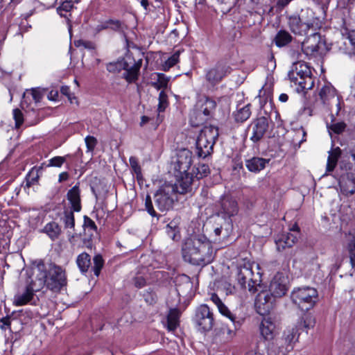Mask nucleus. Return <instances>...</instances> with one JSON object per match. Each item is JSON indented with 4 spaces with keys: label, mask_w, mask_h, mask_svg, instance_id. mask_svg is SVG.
<instances>
[{
    "label": "nucleus",
    "mask_w": 355,
    "mask_h": 355,
    "mask_svg": "<svg viewBox=\"0 0 355 355\" xmlns=\"http://www.w3.org/2000/svg\"><path fill=\"white\" fill-rule=\"evenodd\" d=\"M67 285L64 270L53 263H40L36 267L33 289L40 291L44 286L53 291H60Z\"/></svg>",
    "instance_id": "f257e3e1"
},
{
    "label": "nucleus",
    "mask_w": 355,
    "mask_h": 355,
    "mask_svg": "<svg viewBox=\"0 0 355 355\" xmlns=\"http://www.w3.org/2000/svg\"><path fill=\"white\" fill-rule=\"evenodd\" d=\"M182 256L185 261L193 265H207L214 258L211 242L203 234L187 239L182 247Z\"/></svg>",
    "instance_id": "f03ea898"
},
{
    "label": "nucleus",
    "mask_w": 355,
    "mask_h": 355,
    "mask_svg": "<svg viewBox=\"0 0 355 355\" xmlns=\"http://www.w3.org/2000/svg\"><path fill=\"white\" fill-rule=\"evenodd\" d=\"M288 26L296 35H306L311 30L315 32L322 26V21L315 16L314 12L310 8L302 9L298 15L288 17Z\"/></svg>",
    "instance_id": "7ed1b4c3"
},
{
    "label": "nucleus",
    "mask_w": 355,
    "mask_h": 355,
    "mask_svg": "<svg viewBox=\"0 0 355 355\" xmlns=\"http://www.w3.org/2000/svg\"><path fill=\"white\" fill-rule=\"evenodd\" d=\"M142 61L143 59L139 53L137 58L132 53H128L123 60L110 62L107 64L106 68L110 73H119L124 69L125 71L123 73V78L127 82L131 83L138 80Z\"/></svg>",
    "instance_id": "20e7f679"
},
{
    "label": "nucleus",
    "mask_w": 355,
    "mask_h": 355,
    "mask_svg": "<svg viewBox=\"0 0 355 355\" xmlns=\"http://www.w3.org/2000/svg\"><path fill=\"white\" fill-rule=\"evenodd\" d=\"M218 137V130L216 127L205 126L200 132L196 141L197 155L202 158L211 155Z\"/></svg>",
    "instance_id": "39448f33"
},
{
    "label": "nucleus",
    "mask_w": 355,
    "mask_h": 355,
    "mask_svg": "<svg viewBox=\"0 0 355 355\" xmlns=\"http://www.w3.org/2000/svg\"><path fill=\"white\" fill-rule=\"evenodd\" d=\"M291 297L292 302L302 311H307L316 304L318 300V293L315 288L304 286L294 288Z\"/></svg>",
    "instance_id": "423d86ee"
},
{
    "label": "nucleus",
    "mask_w": 355,
    "mask_h": 355,
    "mask_svg": "<svg viewBox=\"0 0 355 355\" xmlns=\"http://www.w3.org/2000/svg\"><path fill=\"white\" fill-rule=\"evenodd\" d=\"M216 105V102L208 97L200 98L190 114L191 124L193 126L202 125L208 120Z\"/></svg>",
    "instance_id": "0eeeda50"
},
{
    "label": "nucleus",
    "mask_w": 355,
    "mask_h": 355,
    "mask_svg": "<svg viewBox=\"0 0 355 355\" xmlns=\"http://www.w3.org/2000/svg\"><path fill=\"white\" fill-rule=\"evenodd\" d=\"M175 196L174 185L164 184L154 194V201L159 210L168 211L173 207Z\"/></svg>",
    "instance_id": "6e6552de"
},
{
    "label": "nucleus",
    "mask_w": 355,
    "mask_h": 355,
    "mask_svg": "<svg viewBox=\"0 0 355 355\" xmlns=\"http://www.w3.org/2000/svg\"><path fill=\"white\" fill-rule=\"evenodd\" d=\"M193 321L198 331H210L214 324V314L207 304H200L196 309Z\"/></svg>",
    "instance_id": "1a4fd4ad"
},
{
    "label": "nucleus",
    "mask_w": 355,
    "mask_h": 355,
    "mask_svg": "<svg viewBox=\"0 0 355 355\" xmlns=\"http://www.w3.org/2000/svg\"><path fill=\"white\" fill-rule=\"evenodd\" d=\"M319 99L323 105H327L331 110L336 107V114H338L340 110V99L335 88L330 85H324L319 91Z\"/></svg>",
    "instance_id": "9d476101"
},
{
    "label": "nucleus",
    "mask_w": 355,
    "mask_h": 355,
    "mask_svg": "<svg viewBox=\"0 0 355 355\" xmlns=\"http://www.w3.org/2000/svg\"><path fill=\"white\" fill-rule=\"evenodd\" d=\"M299 236V227L297 225L291 229V232L278 235L275 239L277 250L281 252L286 248H292L297 243Z\"/></svg>",
    "instance_id": "9b49d317"
},
{
    "label": "nucleus",
    "mask_w": 355,
    "mask_h": 355,
    "mask_svg": "<svg viewBox=\"0 0 355 355\" xmlns=\"http://www.w3.org/2000/svg\"><path fill=\"white\" fill-rule=\"evenodd\" d=\"M288 291L287 279L282 273H277L272 278L270 286L269 292L273 297H282L286 295Z\"/></svg>",
    "instance_id": "f8f14e48"
},
{
    "label": "nucleus",
    "mask_w": 355,
    "mask_h": 355,
    "mask_svg": "<svg viewBox=\"0 0 355 355\" xmlns=\"http://www.w3.org/2000/svg\"><path fill=\"white\" fill-rule=\"evenodd\" d=\"M230 71L231 68L229 66L218 64L207 71L206 79L211 85H215L230 73Z\"/></svg>",
    "instance_id": "ddd939ff"
},
{
    "label": "nucleus",
    "mask_w": 355,
    "mask_h": 355,
    "mask_svg": "<svg viewBox=\"0 0 355 355\" xmlns=\"http://www.w3.org/2000/svg\"><path fill=\"white\" fill-rule=\"evenodd\" d=\"M210 300L217 306L219 313L223 316L227 318L234 325L235 330H237L241 326V322L240 320L233 314L228 307L222 302L220 297L216 293H211Z\"/></svg>",
    "instance_id": "4468645a"
},
{
    "label": "nucleus",
    "mask_w": 355,
    "mask_h": 355,
    "mask_svg": "<svg viewBox=\"0 0 355 355\" xmlns=\"http://www.w3.org/2000/svg\"><path fill=\"white\" fill-rule=\"evenodd\" d=\"M192 164V153L187 149L180 150L177 154L175 168L180 174L186 173Z\"/></svg>",
    "instance_id": "2eb2a0df"
},
{
    "label": "nucleus",
    "mask_w": 355,
    "mask_h": 355,
    "mask_svg": "<svg viewBox=\"0 0 355 355\" xmlns=\"http://www.w3.org/2000/svg\"><path fill=\"white\" fill-rule=\"evenodd\" d=\"M268 128V118L261 116L254 120L252 124V135L250 137V140L253 142L260 141L263 137Z\"/></svg>",
    "instance_id": "dca6fc26"
},
{
    "label": "nucleus",
    "mask_w": 355,
    "mask_h": 355,
    "mask_svg": "<svg viewBox=\"0 0 355 355\" xmlns=\"http://www.w3.org/2000/svg\"><path fill=\"white\" fill-rule=\"evenodd\" d=\"M274 345L281 351L290 352L296 342L298 341V334H282L280 337H272Z\"/></svg>",
    "instance_id": "f3484780"
},
{
    "label": "nucleus",
    "mask_w": 355,
    "mask_h": 355,
    "mask_svg": "<svg viewBox=\"0 0 355 355\" xmlns=\"http://www.w3.org/2000/svg\"><path fill=\"white\" fill-rule=\"evenodd\" d=\"M274 302L275 297L270 293L263 292L259 294L255 304L257 312L261 315L269 313L273 308Z\"/></svg>",
    "instance_id": "a211bd4d"
},
{
    "label": "nucleus",
    "mask_w": 355,
    "mask_h": 355,
    "mask_svg": "<svg viewBox=\"0 0 355 355\" xmlns=\"http://www.w3.org/2000/svg\"><path fill=\"white\" fill-rule=\"evenodd\" d=\"M313 37L307 39L302 43V49L308 56H315L318 53L322 43L319 41L320 36L315 32L312 33Z\"/></svg>",
    "instance_id": "6ab92c4d"
},
{
    "label": "nucleus",
    "mask_w": 355,
    "mask_h": 355,
    "mask_svg": "<svg viewBox=\"0 0 355 355\" xmlns=\"http://www.w3.org/2000/svg\"><path fill=\"white\" fill-rule=\"evenodd\" d=\"M311 70L309 66L303 62H297L293 64L292 69L288 73L290 80L297 81L300 78L311 75Z\"/></svg>",
    "instance_id": "aec40b11"
},
{
    "label": "nucleus",
    "mask_w": 355,
    "mask_h": 355,
    "mask_svg": "<svg viewBox=\"0 0 355 355\" xmlns=\"http://www.w3.org/2000/svg\"><path fill=\"white\" fill-rule=\"evenodd\" d=\"M221 212L231 217L237 214L239 208L236 201L231 196H223L220 200Z\"/></svg>",
    "instance_id": "412c9836"
},
{
    "label": "nucleus",
    "mask_w": 355,
    "mask_h": 355,
    "mask_svg": "<svg viewBox=\"0 0 355 355\" xmlns=\"http://www.w3.org/2000/svg\"><path fill=\"white\" fill-rule=\"evenodd\" d=\"M181 313L177 309H171L166 318L162 321L163 325L168 331H175L180 326Z\"/></svg>",
    "instance_id": "4be33fe9"
},
{
    "label": "nucleus",
    "mask_w": 355,
    "mask_h": 355,
    "mask_svg": "<svg viewBox=\"0 0 355 355\" xmlns=\"http://www.w3.org/2000/svg\"><path fill=\"white\" fill-rule=\"evenodd\" d=\"M33 279L26 286L25 291L21 294H17L15 296L14 303L17 306H23L29 302L33 297L34 293L38 291L33 289Z\"/></svg>",
    "instance_id": "5701e85b"
},
{
    "label": "nucleus",
    "mask_w": 355,
    "mask_h": 355,
    "mask_svg": "<svg viewBox=\"0 0 355 355\" xmlns=\"http://www.w3.org/2000/svg\"><path fill=\"white\" fill-rule=\"evenodd\" d=\"M340 189L345 195H352L355 193V177L353 174H347L339 181Z\"/></svg>",
    "instance_id": "b1692460"
},
{
    "label": "nucleus",
    "mask_w": 355,
    "mask_h": 355,
    "mask_svg": "<svg viewBox=\"0 0 355 355\" xmlns=\"http://www.w3.org/2000/svg\"><path fill=\"white\" fill-rule=\"evenodd\" d=\"M253 276L252 269L248 266H243L237 267L236 268V279L239 284L242 288L246 287V284L248 280H251Z\"/></svg>",
    "instance_id": "393cba45"
},
{
    "label": "nucleus",
    "mask_w": 355,
    "mask_h": 355,
    "mask_svg": "<svg viewBox=\"0 0 355 355\" xmlns=\"http://www.w3.org/2000/svg\"><path fill=\"white\" fill-rule=\"evenodd\" d=\"M315 318L310 315H305L302 317L296 324V332H308L311 330L315 325Z\"/></svg>",
    "instance_id": "a878e982"
},
{
    "label": "nucleus",
    "mask_w": 355,
    "mask_h": 355,
    "mask_svg": "<svg viewBox=\"0 0 355 355\" xmlns=\"http://www.w3.org/2000/svg\"><path fill=\"white\" fill-rule=\"evenodd\" d=\"M67 199L71 205V209L80 211L81 209L80 191L78 187L74 186L67 193Z\"/></svg>",
    "instance_id": "bb28decb"
},
{
    "label": "nucleus",
    "mask_w": 355,
    "mask_h": 355,
    "mask_svg": "<svg viewBox=\"0 0 355 355\" xmlns=\"http://www.w3.org/2000/svg\"><path fill=\"white\" fill-rule=\"evenodd\" d=\"M268 162V160H266L263 158L252 157L246 160L245 166L250 171L257 173L263 169L266 166V164Z\"/></svg>",
    "instance_id": "cd10ccee"
},
{
    "label": "nucleus",
    "mask_w": 355,
    "mask_h": 355,
    "mask_svg": "<svg viewBox=\"0 0 355 355\" xmlns=\"http://www.w3.org/2000/svg\"><path fill=\"white\" fill-rule=\"evenodd\" d=\"M184 175L182 177V178L178 180V183L174 186L175 192H178L180 193H187L192 184L193 178L187 173H183Z\"/></svg>",
    "instance_id": "c85d7f7f"
},
{
    "label": "nucleus",
    "mask_w": 355,
    "mask_h": 355,
    "mask_svg": "<svg viewBox=\"0 0 355 355\" xmlns=\"http://www.w3.org/2000/svg\"><path fill=\"white\" fill-rule=\"evenodd\" d=\"M42 232L46 234L51 240L54 241L59 237L62 230L57 223L52 221L46 224Z\"/></svg>",
    "instance_id": "c756f323"
},
{
    "label": "nucleus",
    "mask_w": 355,
    "mask_h": 355,
    "mask_svg": "<svg viewBox=\"0 0 355 355\" xmlns=\"http://www.w3.org/2000/svg\"><path fill=\"white\" fill-rule=\"evenodd\" d=\"M225 227L221 225L219 227H216L214 230V234L216 238L214 239L215 241H226L232 232V225L229 223H225Z\"/></svg>",
    "instance_id": "7c9ffc66"
},
{
    "label": "nucleus",
    "mask_w": 355,
    "mask_h": 355,
    "mask_svg": "<svg viewBox=\"0 0 355 355\" xmlns=\"http://www.w3.org/2000/svg\"><path fill=\"white\" fill-rule=\"evenodd\" d=\"M76 263L82 273L87 272L91 266L90 255L86 252L81 253L76 259Z\"/></svg>",
    "instance_id": "2f4dec72"
},
{
    "label": "nucleus",
    "mask_w": 355,
    "mask_h": 355,
    "mask_svg": "<svg viewBox=\"0 0 355 355\" xmlns=\"http://www.w3.org/2000/svg\"><path fill=\"white\" fill-rule=\"evenodd\" d=\"M341 154L340 149L338 147L329 152L327 163V172H331L337 165L338 158Z\"/></svg>",
    "instance_id": "473e14b6"
},
{
    "label": "nucleus",
    "mask_w": 355,
    "mask_h": 355,
    "mask_svg": "<svg viewBox=\"0 0 355 355\" xmlns=\"http://www.w3.org/2000/svg\"><path fill=\"white\" fill-rule=\"evenodd\" d=\"M165 232L167 236L173 241H177L180 239V228L175 220L171 221L165 227Z\"/></svg>",
    "instance_id": "72a5a7b5"
},
{
    "label": "nucleus",
    "mask_w": 355,
    "mask_h": 355,
    "mask_svg": "<svg viewBox=\"0 0 355 355\" xmlns=\"http://www.w3.org/2000/svg\"><path fill=\"white\" fill-rule=\"evenodd\" d=\"M73 211H74L71 209H67L64 211L63 216L61 218V220L63 222L64 227L73 230H74L75 227Z\"/></svg>",
    "instance_id": "f704fd0d"
},
{
    "label": "nucleus",
    "mask_w": 355,
    "mask_h": 355,
    "mask_svg": "<svg viewBox=\"0 0 355 355\" xmlns=\"http://www.w3.org/2000/svg\"><path fill=\"white\" fill-rule=\"evenodd\" d=\"M251 115L250 105L248 104L245 106L240 108L235 114V120L238 122H243L246 121Z\"/></svg>",
    "instance_id": "c9c22d12"
},
{
    "label": "nucleus",
    "mask_w": 355,
    "mask_h": 355,
    "mask_svg": "<svg viewBox=\"0 0 355 355\" xmlns=\"http://www.w3.org/2000/svg\"><path fill=\"white\" fill-rule=\"evenodd\" d=\"M291 35L285 31H279L275 37L277 46L281 47L286 45L291 41Z\"/></svg>",
    "instance_id": "e433bc0d"
},
{
    "label": "nucleus",
    "mask_w": 355,
    "mask_h": 355,
    "mask_svg": "<svg viewBox=\"0 0 355 355\" xmlns=\"http://www.w3.org/2000/svg\"><path fill=\"white\" fill-rule=\"evenodd\" d=\"M261 333H273L276 329V325L270 318H263L260 324Z\"/></svg>",
    "instance_id": "4c0bfd02"
},
{
    "label": "nucleus",
    "mask_w": 355,
    "mask_h": 355,
    "mask_svg": "<svg viewBox=\"0 0 355 355\" xmlns=\"http://www.w3.org/2000/svg\"><path fill=\"white\" fill-rule=\"evenodd\" d=\"M155 75L157 80L151 83L152 86L157 90L166 88L168 78L163 73H156Z\"/></svg>",
    "instance_id": "58836bf2"
},
{
    "label": "nucleus",
    "mask_w": 355,
    "mask_h": 355,
    "mask_svg": "<svg viewBox=\"0 0 355 355\" xmlns=\"http://www.w3.org/2000/svg\"><path fill=\"white\" fill-rule=\"evenodd\" d=\"M295 85H298L302 89L309 90L311 89L313 87V80L311 75L300 78L297 81H293Z\"/></svg>",
    "instance_id": "ea45409f"
},
{
    "label": "nucleus",
    "mask_w": 355,
    "mask_h": 355,
    "mask_svg": "<svg viewBox=\"0 0 355 355\" xmlns=\"http://www.w3.org/2000/svg\"><path fill=\"white\" fill-rule=\"evenodd\" d=\"M210 173L209 167L207 164H200L198 167L196 168L195 177L198 179H202L206 176H207Z\"/></svg>",
    "instance_id": "a19ab883"
},
{
    "label": "nucleus",
    "mask_w": 355,
    "mask_h": 355,
    "mask_svg": "<svg viewBox=\"0 0 355 355\" xmlns=\"http://www.w3.org/2000/svg\"><path fill=\"white\" fill-rule=\"evenodd\" d=\"M180 51H175L170 58L167 59L165 63L163 64V69L164 71H168L175 64H176L179 60Z\"/></svg>",
    "instance_id": "79ce46f5"
},
{
    "label": "nucleus",
    "mask_w": 355,
    "mask_h": 355,
    "mask_svg": "<svg viewBox=\"0 0 355 355\" xmlns=\"http://www.w3.org/2000/svg\"><path fill=\"white\" fill-rule=\"evenodd\" d=\"M94 261V266L92 268V270L94 271V273L96 276H98L103 266L104 261L103 259V257L100 254H96L94 256L93 259Z\"/></svg>",
    "instance_id": "37998d69"
},
{
    "label": "nucleus",
    "mask_w": 355,
    "mask_h": 355,
    "mask_svg": "<svg viewBox=\"0 0 355 355\" xmlns=\"http://www.w3.org/2000/svg\"><path fill=\"white\" fill-rule=\"evenodd\" d=\"M40 168H33L26 176V186L30 187L35 182H37L39 178L38 172Z\"/></svg>",
    "instance_id": "c03bdc74"
},
{
    "label": "nucleus",
    "mask_w": 355,
    "mask_h": 355,
    "mask_svg": "<svg viewBox=\"0 0 355 355\" xmlns=\"http://www.w3.org/2000/svg\"><path fill=\"white\" fill-rule=\"evenodd\" d=\"M129 162L130 167L132 171L136 174L137 178H140L141 176V168L138 163L137 159L135 157H130Z\"/></svg>",
    "instance_id": "a18cd8bd"
},
{
    "label": "nucleus",
    "mask_w": 355,
    "mask_h": 355,
    "mask_svg": "<svg viewBox=\"0 0 355 355\" xmlns=\"http://www.w3.org/2000/svg\"><path fill=\"white\" fill-rule=\"evenodd\" d=\"M12 114H13V119L15 121V128H19L20 126L24 123L23 113L19 109L16 108V109L13 110Z\"/></svg>",
    "instance_id": "49530a36"
},
{
    "label": "nucleus",
    "mask_w": 355,
    "mask_h": 355,
    "mask_svg": "<svg viewBox=\"0 0 355 355\" xmlns=\"http://www.w3.org/2000/svg\"><path fill=\"white\" fill-rule=\"evenodd\" d=\"M167 95L164 91H162L159 94V104H158V111L159 112L164 111L165 108L168 105L167 102Z\"/></svg>",
    "instance_id": "de8ad7c7"
},
{
    "label": "nucleus",
    "mask_w": 355,
    "mask_h": 355,
    "mask_svg": "<svg viewBox=\"0 0 355 355\" xmlns=\"http://www.w3.org/2000/svg\"><path fill=\"white\" fill-rule=\"evenodd\" d=\"M108 29L114 31H121L123 29V24L121 21L117 19H110L107 21Z\"/></svg>",
    "instance_id": "09e8293b"
},
{
    "label": "nucleus",
    "mask_w": 355,
    "mask_h": 355,
    "mask_svg": "<svg viewBox=\"0 0 355 355\" xmlns=\"http://www.w3.org/2000/svg\"><path fill=\"white\" fill-rule=\"evenodd\" d=\"M145 207L146 210L148 211V213L153 217L157 216L156 211H155L151 198L149 195H147L145 200Z\"/></svg>",
    "instance_id": "8fccbe9b"
},
{
    "label": "nucleus",
    "mask_w": 355,
    "mask_h": 355,
    "mask_svg": "<svg viewBox=\"0 0 355 355\" xmlns=\"http://www.w3.org/2000/svg\"><path fill=\"white\" fill-rule=\"evenodd\" d=\"M74 44L76 47H83L84 49H94L95 44L92 42L78 40L74 42Z\"/></svg>",
    "instance_id": "3c124183"
},
{
    "label": "nucleus",
    "mask_w": 355,
    "mask_h": 355,
    "mask_svg": "<svg viewBox=\"0 0 355 355\" xmlns=\"http://www.w3.org/2000/svg\"><path fill=\"white\" fill-rule=\"evenodd\" d=\"M86 146L88 152H92L95 148L97 139L93 136H87L85 139Z\"/></svg>",
    "instance_id": "603ef678"
},
{
    "label": "nucleus",
    "mask_w": 355,
    "mask_h": 355,
    "mask_svg": "<svg viewBox=\"0 0 355 355\" xmlns=\"http://www.w3.org/2000/svg\"><path fill=\"white\" fill-rule=\"evenodd\" d=\"M66 161L65 157L56 156L49 160L48 166L60 167Z\"/></svg>",
    "instance_id": "864d4df0"
},
{
    "label": "nucleus",
    "mask_w": 355,
    "mask_h": 355,
    "mask_svg": "<svg viewBox=\"0 0 355 355\" xmlns=\"http://www.w3.org/2000/svg\"><path fill=\"white\" fill-rule=\"evenodd\" d=\"M73 3L71 0H65L58 8V12L60 15H63L62 11L69 12L73 8Z\"/></svg>",
    "instance_id": "5fc2aeb1"
},
{
    "label": "nucleus",
    "mask_w": 355,
    "mask_h": 355,
    "mask_svg": "<svg viewBox=\"0 0 355 355\" xmlns=\"http://www.w3.org/2000/svg\"><path fill=\"white\" fill-rule=\"evenodd\" d=\"M0 329L3 331H11L10 329V318H2L0 319Z\"/></svg>",
    "instance_id": "6e6d98bb"
},
{
    "label": "nucleus",
    "mask_w": 355,
    "mask_h": 355,
    "mask_svg": "<svg viewBox=\"0 0 355 355\" xmlns=\"http://www.w3.org/2000/svg\"><path fill=\"white\" fill-rule=\"evenodd\" d=\"M345 128V123L343 122H339L332 124L329 129H331L336 134H340L344 131Z\"/></svg>",
    "instance_id": "4d7b16f0"
},
{
    "label": "nucleus",
    "mask_w": 355,
    "mask_h": 355,
    "mask_svg": "<svg viewBox=\"0 0 355 355\" xmlns=\"http://www.w3.org/2000/svg\"><path fill=\"white\" fill-rule=\"evenodd\" d=\"M349 258L352 268H355V239L349 244Z\"/></svg>",
    "instance_id": "13d9d810"
},
{
    "label": "nucleus",
    "mask_w": 355,
    "mask_h": 355,
    "mask_svg": "<svg viewBox=\"0 0 355 355\" xmlns=\"http://www.w3.org/2000/svg\"><path fill=\"white\" fill-rule=\"evenodd\" d=\"M31 93L33 99L35 101V103L40 102L41 101V99L42 98L43 94L40 89H33L31 90Z\"/></svg>",
    "instance_id": "bf43d9fd"
},
{
    "label": "nucleus",
    "mask_w": 355,
    "mask_h": 355,
    "mask_svg": "<svg viewBox=\"0 0 355 355\" xmlns=\"http://www.w3.org/2000/svg\"><path fill=\"white\" fill-rule=\"evenodd\" d=\"M83 227H89L92 230H96V225H95V223L88 216H84V224Z\"/></svg>",
    "instance_id": "052dcab7"
},
{
    "label": "nucleus",
    "mask_w": 355,
    "mask_h": 355,
    "mask_svg": "<svg viewBox=\"0 0 355 355\" xmlns=\"http://www.w3.org/2000/svg\"><path fill=\"white\" fill-rule=\"evenodd\" d=\"M133 281L135 286L137 288H142L146 285V280L142 276L135 277Z\"/></svg>",
    "instance_id": "680f3d73"
},
{
    "label": "nucleus",
    "mask_w": 355,
    "mask_h": 355,
    "mask_svg": "<svg viewBox=\"0 0 355 355\" xmlns=\"http://www.w3.org/2000/svg\"><path fill=\"white\" fill-rule=\"evenodd\" d=\"M257 284L256 281H254L252 279V277H251V280H248L246 284V287L245 288H247L250 292L254 293L256 291Z\"/></svg>",
    "instance_id": "e2e57ef3"
},
{
    "label": "nucleus",
    "mask_w": 355,
    "mask_h": 355,
    "mask_svg": "<svg viewBox=\"0 0 355 355\" xmlns=\"http://www.w3.org/2000/svg\"><path fill=\"white\" fill-rule=\"evenodd\" d=\"M108 29V26L107 24V21L101 22V24H98L95 28L94 31L96 33L101 32L103 30Z\"/></svg>",
    "instance_id": "0e129e2a"
},
{
    "label": "nucleus",
    "mask_w": 355,
    "mask_h": 355,
    "mask_svg": "<svg viewBox=\"0 0 355 355\" xmlns=\"http://www.w3.org/2000/svg\"><path fill=\"white\" fill-rule=\"evenodd\" d=\"M292 1L293 0H278L277 2V7L279 9L282 10Z\"/></svg>",
    "instance_id": "69168bd1"
},
{
    "label": "nucleus",
    "mask_w": 355,
    "mask_h": 355,
    "mask_svg": "<svg viewBox=\"0 0 355 355\" xmlns=\"http://www.w3.org/2000/svg\"><path fill=\"white\" fill-rule=\"evenodd\" d=\"M302 135V139L300 141V145L306 141V131L304 130V128L301 127L300 129L297 130V135Z\"/></svg>",
    "instance_id": "338daca9"
},
{
    "label": "nucleus",
    "mask_w": 355,
    "mask_h": 355,
    "mask_svg": "<svg viewBox=\"0 0 355 355\" xmlns=\"http://www.w3.org/2000/svg\"><path fill=\"white\" fill-rule=\"evenodd\" d=\"M61 93L65 96H67L70 101H71L70 98V89L68 86H63L61 87ZM72 103V101H71Z\"/></svg>",
    "instance_id": "774afa93"
}]
</instances>
